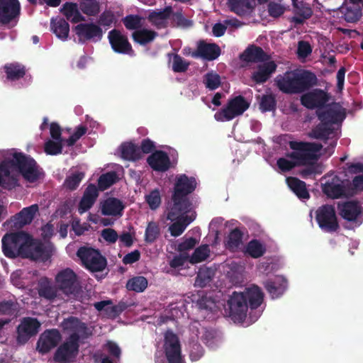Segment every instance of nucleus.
Listing matches in <instances>:
<instances>
[{"instance_id":"60","label":"nucleus","mask_w":363,"mask_h":363,"mask_svg":"<svg viewBox=\"0 0 363 363\" xmlns=\"http://www.w3.org/2000/svg\"><path fill=\"white\" fill-rule=\"evenodd\" d=\"M204 354L203 347L198 342H194L191 345L189 357L192 362L200 359Z\"/></svg>"},{"instance_id":"9","label":"nucleus","mask_w":363,"mask_h":363,"mask_svg":"<svg viewBox=\"0 0 363 363\" xmlns=\"http://www.w3.org/2000/svg\"><path fill=\"white\" fill-rule=\"evenodd\" d=\"M77 255L82 261L83 266L92 272H101L106 267V259L99 250L83 246L78 249Z\"/></svg>"},{"instance_id":"52","label":"nucleus","mask_w":363,"mask_h":363,"mask_svg":"<svg viewBox=\"0 0 363 363\" xmlns=\"http://www.w3.org/2000/svg\"><path fill=\"white\" fill-rule=\"evenodd\" d=\"M62 325L65 330L74 331V333L86 328L85 324L74 316L65 319Z\"/></svg>"},{"instance_id":"49","label":"nucleus","mask_w":363,"mask_h":363,"mask_svg":"<svg viewBox=\"0 0 363 363\" xmlns=\"http://www.w3.org/2000/svg\"><path fill=\"white\" fill-rule=\"evenodd\" d=\"M145 199L149 208L152 211L157 210L162 203L160 191L157 189H155L146 194Z\"/></svg>"},{"instance_id":"62","label":"nucleus","mask_w":363,"mask_h":363,"mask_svg":"<svg viewBox=\"0 0 363 363\" xmlns=\"http://www.w3.org/2000/svg\"><path fill=\"white\" fill-rule=\"evenodd\" d=\"M352 188L349 194L354 195L357 192L363 191V175H357L352 179L351 184Z\"/></svg>"},{"instance_id":"40","label":"nucleus","mask_w":363,"mask_h":363,"mask_svg":"<svg viewBox=\"0 0 363 363\" xmlns=\"http://www.w3.org/2000/svg\"><path fill=\"white\" fill-rule=\"evenodd\" d=\"M51 30L58 38L65 40L69 35V25L64 18L52 19L51 21Z\"/></svg>"},{"instance_id":"12","label":"nucleus","mask_w":363,"mask_h":363,"mask_svg":"<svg viewBox=\"0 0 363 363\" xmlns=\"http://www.w3.org/2000/svg\"><path fill=\"white\" fill-rule=\"evenodd\" d=\"M55 281L58 289L67 296H75L79 292L77 276L69 268L59 272L56 275Z\"/></svg>"},{"instance_id":"10","label":"nucleus","mask_w":363,"mask_h":363,"mask_svg":"<svg viewBox=\"0 0 363 363\" xmlns=\"http://www.w3.org/2000/svg\"><path fill=\"white\" fill-rule=\"evenodd\" d=\"M315 214V220L323 231L334 233L339 229L340 225L334 206L323 204L316 209Z\"/></svg>"},{"instance_id":"15","label":"nucleus","mask_w":363,"mask_h":363,"mask_svg":"<svg viewBox=\"0 0 363 363\" xmlns=\"http://www.w3.org/2000/svg\"><path fill=\"white\" fill-rule=\"evenodd\" d=\"M61 334L57 329H48L42 333L36 343V350L42 354L55 348L61 340Z\"/></svg>"},{"instance_id":"14","label":"nucleus","mask_w":363,"mask_h":363,"mask_svg":"<svg viewBox=\"0 0 363 363\" xmlns=\"http://www.w3.org/2000/svg\"><path fill=\"white\" fill-rule=\"evenodd\" d=\"M40 323L37 318L27 317L24 318L21 324L17 327L18 343L24 345L30 337L35 336L39 330Z\"/></svg>"},{"instance_id":"23","label":"nucleus","mask_w":363,"mask_h":363,"mask_svg":"<svg viewBox=\"0 0 363 363\" xmlns=\"http://www.w3.org/2000/svg\"><path fill=\"white\" fill-rule=\"evenodd\" d=\"M75 33L81 42L102 37L101 28L94 23H79L74 28Z\"/></svg>"},{"instance_id":"37","label":"nucleus","mask_w":363,"mask_h":363,"mask_svg":"<svg viewBox=\"0 0 363 363\" xmlns=\"http://www.w3.org/2000/svg\"><path fill=\"white\" fill-rule=\"evenodd\" d=\"M243 233L240 228L232 230L227 237L225 245L231 252H236L242 245Z\"/></svg>"},{"instance_id":"39","label":"nucleus","mask_w":363,"mask_h":363,"mask_svg":"<svg viewBox=\"0 0 363 363\" xmlns=\"http://www.w3.org/2000/svg\"><path fill=\"white\" fill-rule=\"evenodd\" d=\"M230 10L240 16L248 14L252 9L250 0H228Z\"/></svg>"},{"instance_id":"6","label":"nucleus","mask_w":363,"mask_h":363,"mask_svg":"<svg viewBox=\"0 0 363 363\" xmlns=\"http://www.w3.org/2000/svg\"><path fill=\"white\" fill-rule=\"evenodd\" d=\"M80 337L72 333L56 350L53 359L58 363H73L79 354Z\"/></svg>"},{"instance_id":"56","label":"nucleus","mask_w":363,"mask_h":363,"mask_svg":"<svg viewBox=\"0 0 363 363\" xmlns=\"http://www.w3.org/2000/svg\"><path fill=\"white\" fill-rule=\"evenodd\" d=\"M82 12L89 16H95L99 11V5L96 0H84L81 3Z\"/></svg>"},{"instance_id":"27","label":"nucleus","mask_w":363,"mask_h":363,"mask_svg":"<svg viewBox=\"0 0 363 363\" xmlns=\"http://www.w3.org/2000/svg\"><path fill=\"white\" fill-rule=\"evenodd\" d=\"M99 196V189L94 184H89L86 188L79 201L78 211L80 214L90 209Z\"/></svg>"},{"instance_id":"8","label":"nucleus","mask_w":363,"mask_h":363,"mask_svg":"<svg viewBox=\"0 0 363 363\" xmlns=\"http://www.w3.org/2000/svg\"><path fill=\"white\" fill-rule=\"evenodd\" d=\"M249 106L250 104L244 96L241 95L235 96L230 99L226 106L214 114V118L220 122L231 121L242 115Z\"/></svg>"},{"instance_id":"13","label":"nucleus","mask_w":363,"mask_h":363,"mask_svg":"<svg viewBox=\"0 0 363 363\" xmlns=\"http://www.w3.org/2000/svg\"><path fill=\"white\" fill-rule=\"evenodd\" d=\"M340 216L345 220L360 225L363 222V207L356 201H345L337 205Z\"/></svg>"},{"instance_id":"2","label":"nucleus","mask_w":363,"mask_h":363,"mask_svg":"<svg viewBox=\"0 0 363 363\" xmlns=\"http://www.w3.org/2000/svg\"><path fill=\"white\" fill-rule=\"evenodd\" d=\"M263 299L264 293L256 285L246 288L243 292L234 291L228 301L229 316L234 322L242 323L248 308H257Z\"/></svg>"},{"instance_id":"5","label":"nucleus","mask_w":363,"mask_h":363,"mask_svg":"<svg viewBox=\"0 0 363 363\" xmlns=\"http://www.w3.org/2000/svg\"><path fill=\"white\" fill-rule=\"evenodd\" d=\"M33 242V237L24 232L19 231L13 233H6L2 238V251L9 258L21 257L24 258L29 244Z\"/></svg>"},{"instance_id":"31","label":"nucleus","mask_w":363,"mask_h":363,"mask_svg":"<svg viewBox=\"0 0 363 363\" xmlns=\"http://www.w3.org/2000/svg\"><path fill=\"white\" fill-rule=\"evenodd\" d=\"M2 69L6 74V79L9 82H16L23 78L27 71L25 65L17 62L5 64Z\"/></svg>"},{"instance_id":"25","label":"nucleus","mask_w":363,"mask_h":363,"mask_svg":"<svg viewBox=\"0 0 363 363\" xmlns=\"http://www.w3.org/2000/svg\"><path fill=\"white\" fill-rule=\"evenodd\" d=\"M294 13L292 22L297 25H302L306 20L309 19L313 15V10L309 4L303 0H292Z\"/></svg>"},{"instance_id":"28","label":"nucleus","mask_w":363,"mask_h":363,"mask_svg":"<svg viewBox=\"0 0 363 363\" xmlns=\"http://www.w3.org/2000/svg\"><path fill=\"white\" fill-rule=\"evenodd\" d=\"M264 286L272 298H279L287 287V281L282 277H275L264 282Z\"/></svg>"},{"instance_id":"54","label":"nucleus","mask_w":363,"mask_h":363,"mask_svg":"<svg viewBox=\"0 0 363 363\" xmlns=\"http://www.w3.org/2000/svg\"><path fill=\"white\" fill-rule=\"evenodd\" d=\"M18 311V303L12 301L0 302V314L16 316Z\"/></svg>"},{"instance_id":"42","label":"nucleus","mask_w":363,"mask_h":363,"mask_svg":"<svg viewBox=\"0 0 363 363\" xmlns=\"http://www.w3.org/2000/svg\"><path fill=\"white\" fill-rule=\"evenodd\" d=\"M245 252L252 258H259L265 254L266 247L260 240L252 239L247 242Z\"/></svg>"},{"instance_id":"35","label":"nucleus","mask_w":363,"mask_h":363,"mask_svg":"<svg viewBox=\"0 0 363 363\" xmlns=\"http://www.w3.org/2000/svg\"><path fill=\"white\" fill-rule=\"evenodd\" d=\"M115 52L133 56L135 55L132 45L127 36L115 29Z\"/></svg>"},{"instance_id":"46","label":"nucleus","mask_w":363,"mask_h":363,"mask_svg":"<svg viewBox=\"0 0 363 363\" xmlns=\"http://www.w3.org/2000/svg\"><path fill=\"white\" fill-rule=\"evenodd\" d=\"M161 233L159 224L154 221L148 223L145 232V241L152 244L160 237Z\"/></svg>"},{"instance_id":"38","label":"nucleus","mask_w":363,"mask_h":363,"mask_svg":"<svg viewBox=\"0 0 363 363\" xmlns=\"http://www.w3.org/2000/svg\"><path fill=\"white\" fill-rule=\"evenodd\" d=\"M158 35V33L147 28H140L132 33V38L135 43L145 45L152 42Z\"/></svg>"},{"instance_id":"18","label":"nucleus","mask_w":363,"mask_h":363,"mask_svg":"<svg viewBox=\"0 0 363 363\" xmlns=\"http://www.w3.org/2000/svg\"><path fill=\"white\" fill-rule=\"evenodd\" d=\"M322 191L331 199H339L348 194L342 181L337 175L322 184Z\"/></svg>"},{"instance_id":"19","label":"nucleus","mask_w":363,"mask_h":363,"mask_svg":"<svg viewBox=\"0 0 363 363\" xmlns=\"http://www.w3.org/2000/svg\"><path fill=\"white\" fill-rule=\"evenodd\" d=\"M15 167L14 157L0 162V186L6 189H12L17 186L18 180L11 175V169Z\"/></svg>"},{"instance_id":"50","label":"nucleus","mask_w":363,"mask_h":363,"mask_svg":"<svg viewBox=\"0 0 363 363\" xmlns=\"http://www.w3.org/2000/svg\"><path fill=\"white\" fill-rule=\"evenodd\" d=\"M344 19L348 23H354L362 16V11L358 6H347L343 12Z\"/></svg>"},{"instance_id":"34","label":"nucleus","mask_w":363,"mask_h":363,"mask_svg":"<svg viewBox=\"0 0 363 363\" xmlns=\"http://www.w3.org/2000/svg\"><path fill=\"white\" fill-rule=\"evenodd\" d=\"M120 150L121 157L126 160L135 162L142 158L140 147L132 142L123 143Z\"/></svg>"},{"instance_id":"59","label":"nucleus","mask_w":363,"mask_h":363,"mask_svg":"<svg viewBox=\"0 0 363 363\" xmlns=\"http://www.w3.org/2000/svg\"><path fill=\"white\" fill-rule=\"evenodd\" d=\"M113 184V172H109L101 175L98 179V186L101 191H104Z\"/></svg>"},{"instance_id":"20","label":"nucleus","mask_w":363,"mask_h":363,"mask_svg":"<svg viewBox=\"0 0 363 363\" xmlns=\"http://www.w3.org/2000/svg\"><path fill=\"white\" fill-rule=\"evenodd\" d=\"M18 0H4L0 3V23L8 24L20 14Z\"/></svg>"},{"instance_id":"17","label":"nucleus","mask_w":363,"mask_h":363,"mask_svg":"<svg viewBox=\"0 0 363 363\" xmlns=\"http://www.w3.org/2000/svg\"><path fill=\"white\" fill-rule=\"evenodd\" d=\"M330 99V95L320 89H315L301 96V104L308 109L322 108Z\"/></svg>"},{"instance_id":"58","label":"nucleus","mask_w":363,"mask_h":363,"mask_svg":"<svg viewBox=\"0 0 363 363\" xmlns=\"http://www.w3.org/2000/svg\"><path fill=\"white\" fill-rule=\"evenodd\" d=\"M204 83L210 90L216 89L220 85V77L216 73H207L204 77Z\"/></svg>"},{"instance_id":"22","label":"nucleus","mask_w":363,"mask_h":363,"mask_svg":"<svg viewBox=\"0 0 363 363\" xmlns=\"http://www.w3.org/2000/svg\"><path fill=\"white\" fill-rule=\"evenodd\" d=\"M240 60L245 62H263L268 61L270 58L264 50L255 45H250L240 56Z\"/></svg>"},{"instance_id":"26","label":"nucleus","mask_w":363,"mask_h":363,"mask_svg":"<svg viewBox=\"0 0 363 363\" xmlns=\"http://www.w3.org/2000/svg\"><path fill=\"white\" fill-rule=\"evenodd\" d=\"M220 55V47L216 43H206L201 41L196 52H193V57H201L207 60H214Z\"/></svg>"},{"instance_id":"11","label":"nucleus","mask_w":363,"mask_h":363,"mask_svg":"<svg viewBox=\"0 0 363 363\" xmlns=\"http://www.w3.org/2000/svg\"><path fill=\"white\" fill-rule=\"evenodd\" d=\"M163 350L167 363H185L179 337L170 330L164 333Z\"/></svg>"},{"instance_id":"30","label":"nucleus","mask_w":363,"mask_h":363,"mask_svg":"<svg viewBox=\"0 0 363 363\" xmlns=\"http://www.w3.org/2000/svg\"><path fill=\"white\" fill-rule=\"evenodd\" d=\"M317 116L320 121L330 127L333 124L342 122L345 118V111L336 110L334 108H328L325 111H317Z\"/></svg>"},{"instance_id":"61","label":"nucleus","mask_w":363,"mask_h":363,"mask_svg":"<svg viewBox=\"0 0 363 363\" xmlns=\"http://www.w3.org/2000/svg\"><path fill=\"white\" fill-rule=\"evenodd\" d=\"M267 10L270 16L278 18L284 13L285 9L280 4L271 1L267 5Z\"/></svg>"},{"instance_id":"32","label":"nucleus","mask_w":363,"mask_h":363,"mask_svg":"<svg viewBox=\"0 0 363 363\" xmlns=\"http://www.w3.org/2000/svg\"><path fill=\"white\" fill-rule=\"evenodd\" d=\"M38 295L47 300H54L57 297V289L47 277H42L38 282Z\"/></svg>"},{"instance_id":"21","label":"nucleus","mask_w":363,"mask_h":363,"mask_svg":"<svg viewBox=\"0 0 363 363\" xmlns=\"http://www.w3.org/2000/svg\"><path fill=\"white\" fill-rule=\"evenodd\" d=\"M148 165L156 172H164L171 166V161L167 152L162 150H155L147 158Z\"/></svg>"},{"instance_id":"63","label":"nucleus","mask_w":363,"mask_h":363,"mask_svg":"<svg viewBox=\"0 0 363 363\" xmlns=\"http://www.w3.org/2000/svg\"><path fill=\"white\" fill-rule=\"evenodd\" d=\"M141 154H149L154 152L156 148L155 143L150 138L143 139L141 141L140 146L139 147Z\"/></svg>"},{"instance_id":"57","label":"nucleus","mask_w":363,"mask_h":363,"mask_svg":"<svg viewBox=\"0 0 363 363\" xmlns=\"http://www.w3.org/2000/svg\"><path fill=\"white\" fill-rule=\"evenodd\" d=\"M189 65V62L179 55H173L172 70L174 72H185L188 69Z\"/></svg>"},{"instance_id":"45","label":"nucleus","mask_w":363,"mask_h":363,"mask_svg":"<svg viewBox=\"0 0 363 363\" xmlns=\"http://www.w3.org/2000/svg\"><path fill=\"white\" fill-rule=\"evenodd\" d=\"M147 279L145 277L137 276L128 279L126 283V289L139 293L144 291L147 287Z\"/></svg>"},{"instance_id":"43","label":"nucleus","mask_w":363,"mask_h":363,"mask_svg":"<svg viewBox=\"0 0 363 363\" xmlns=\"http://www.w3.org/2000/svg\"><path fill=\"white\" fill-rule=\"evenodd\" d=\"M333 127L320 122L312 129L309 136L312 138L327 141L330 135L333 133Z\"/></svg>"},{"instance_id":"41","label":"nucleus","mask_w":363,"mask_h":363,"mask_svg":"<svg viewBox=\"0 0 363 363\" xmlns=\"http://www.w3.org/2000/svg\"><path fill=\"white\" fill-rule=\"evenodd\" d=\"M173 13L172 6H166L163 10L153 11L148 16V20L156 26H164L165 21L169 18Z\"/></svg>"},{"instance_id":"48","label":"nucleus","mask_w":363,"mask_h":363,"mask_svg":"<svg viewBox=\"0 0 363 363\" xmlns=\"http://www.w3.org/2000/svg\"><path fill=\"white\" fill-rule=\"evenodd\" d=\"M84 177V174L81 172H75L67 177L64 182V186L71 191L75 190Z\"/></svg>"},{"instance_id":"16","label":"nucleus","mask_w":363,"mask_h":363,"mask_svg":"<svg viewBox=\"0 0 363 363\" xmlns=\"http://www.w3.org/2000/svg\"><path fill=\"white\" fill-rule=\"evenodd\" d=\"M38 209V204L23 208L20 212L12 216L9 220H7L4 225H10L11 228L16 229H21L33 221Z\"/></svg>"},{"instance_id":"44","label":"nucleus","mask_w":363,"mask_h":363,"mask_svg":"<svg viewBox=\"0 0 363 363\" xmlns=\"http://www.w3.org/2000/svg\"><path fill=\"white\" fill-rule=\"evenodd\" d=\"M214 274V270L211 268H201L196 277L194 285L201 288L206 286L212 281Z\"/></svg>"},{"instance_id":"24","label":"nucleus","mask_w":363,"mask_h":363,"mask_svg":"<svg viewBox=\"0 0 363 363\" xmlns=\"http://www.w3.org/2000/svg\"><path fill=\"white\" fill-rule=\"evenodd\" d=\"M277 65L274 61L263 62L257 66L251 77V79L256 84H261L265 83L271 77V75L275 72Z\"/></svg>"},{"instance_id":"51","label":"nucleus","mask_w":363,"mask_h":363,"mask_svg":"<svg viewBox=\"0 0 363 363\" xmlns=\"http://www.w3.org/2000/svg\"><path fill=\"white\" fill-rule=\"evenodd\" d=\"M209 247L207 245H203L196 248L190 258L191 263H199L204 261L209 256Z\"/></svg>"},{"instance_id":"33","label":"nucleus","mask_w":363,"mask_h":363,"mask_svg":"<svg viewBox=\"0 0 363 363\" xmlns=\"http://www.w3.org/2000/svg\"><path fill=\"white\" fill-rule=\"evenodd\" d=\"M287 184L290 189L301 200L308 199L310 194L306 188L305 182L296 177H289L286 179Z\"/></svg>"},{"instance_id":"29","label":"nucleus","mask_w":363,"mask_h":363,"mask_svg":"<svg viewBox=\"0 0 363 363\" xmlns=\"http://www.w3.org/2000/svg\"><path fill=\"white\" fill-rule=\"evenodd\" d=\"M26 255L28 256H25L24 258H30L34 260L47 261L51 257L50 250L41 242H35L33 239V242L29 244Z\"/></svg>"},{"instance_id":"47","label":"nucleus","mask_w":363,"mask_h":363,"mask_svg":"<svg viewBox=\"0 0 363 363\" xmlns=\"http://www.w3.org/2000/svg\"><path fill=\"white\" fill-rule=\"evenodd\" d=\"M259 99V109L262 112L274 111L276 110L277 100L273 94H263Z\"/></svg>"},{"instance_id":"53","label":"nucleus","mask_w":363,"mask_h":363,"mask_svg":"<svg viewBox=\"0 0 363 363\" xmlns=\"http://www.w3.org/2000/svg\"><path fill=\"white\" fill-rule=\"evenodd\" d=\"M143 18L138 15H128L123 18L125 27L128 30H139L143 26Z\"/></svg>"},{"instance_id":"7","label":"nucleus","mask_w":363,"mask_h":363,"mask_svg":"<svg viewBox=\"0 0 363 363\" xmlns=\"http://www.w3.org/2000/svg\"><path fill=\"white\" fill-rule=\"evenodd\" d=\"M15 168L28 182L33 183L40 177L41 172L35 160L22 152L13 154Z\"/></svg>"},{"instance_id":"36","label":"nucleus","mask_w":363,"mask_h":363,"mask_svg":"<svg viewBox=\"0 0 363 363\" xmlns=\"http://www.w3.org/2000/svg\"><path fill=\"white\" fill-rule=\"evenodd\" d=\"M60 11L67 20L74 23L84 21V18L80 13L76 3L66 2L63 4Z\"/></svg>"},{"instance_id":"64","label":"nucleus","mask_w":363,"mask_h":363,"mask_svg":"<svg viewBox=\"0 0 363 363\" xmlns=\"http://www.w3.org/2000/svg\"><path fill=\"white\" fill-rule=\"evenodd\" d=\"M312 52L311 45L306 42L301 40L298 42L297 53L301 57H306Z\"/></svg>"},{"instance_id":"4","label":"nucleus","mask_w":363,"mask_h":363,"mask_svg":"<svg viewBox=\"0 0 363 363\" xmlns=\"http://www.w3.org/2000/svg\"><path fill=\"white\" fill-rule=\"evenodd\" d=\"M278 89L284 94H299L317 85L316 75L308 70L302 72L288 71L276 77Z\"/></svg>"},{"instance_id":"55","label":"nucleus","mask_w":363,"mask_h":363,"mask_svg":"<svg viewBox=\"0 0 363 363\" xmlns=\"http://www.w3.org/2000/svg\"><path fill=\"white\" fill-rule=\"evenodd\" d=\"M62 140H48L45 143V152L50 155H57L62 152Z\"/></svg>"},{"instance_id":"1","label":"nucleus","mask_w":363,"mask_h":363,"mask_svg":"<svg viewBox=\"0 0 363 363\" xmlns=\"http://www.w3.org/2000/svg\"><path fill=\"white\" fill-rule=\"evenodd\" d=\"M196 187V181L194 177H189L183 174L175 179L172 196L167 206V220H177L169 226V231L172 236L177 237L182 235L186 225L196 218L195 212L190 216L186 215L193 209V203L189 196Z\"/></svg>"},{"instance_id":"3","label":"nucleus","mask_w":363,"mask_h":363,"mask_svg":"<svg viewBox=\"0 0 363 363\" xmlns=\"http://www.w3.org/2000/svg\"><path fill=\"white\" fill-rule=\"evenodd\" d=\"M289 147L294 151L288 153L286 156L292 161L281 157L277 162L282 172H289L295 167L314 164L319 158L318 152L323 145L316 143L290 141Z\"/></svg>"}]
</instances>
